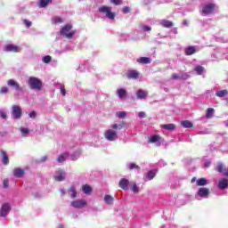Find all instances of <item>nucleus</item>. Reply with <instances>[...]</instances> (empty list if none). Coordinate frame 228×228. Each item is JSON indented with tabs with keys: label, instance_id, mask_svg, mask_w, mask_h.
Wrapping results in <instances>:
<instances>
[{
	"label": "nucleus",
	"instance_id": "obj_1",
	"mask_svg": "<svg viewBox=\"0 0 228 228\" xmlns=\"http://www.w3.org/2000/svg\"><path fill=\"white\" fill-rule=\"evenodd\" d=\"M28 84L31 90H37V92H40V90H42V80H40V78L31 77L28 78Z\"/></svg>",
	"mask_w": 228,
	"mask_h": 228
},
{
	"label": "nucleus",
	"instance_id": "obj_2",
	"mask_svg": "<svg viewBox=\"0 0 228 228\" xmlns=\"http://www.w3.org/2000/svg\"><path fill=\"white\" fill-rule=\"evenodd\" d=\"M60 34L62 37H65V38H72L74 35H76V32L72 30V25L71 24H66L62 27V28L60 30Z\"/></svg>",
	"mask_w": 228,
	"mask_h": 228
},
{
	"label": "nucleus",
	"instance_id": "obj_3",
	"mask_svg": "<svg viewBox=\"0 0 228 228\" xmlns=\"http://www.w3.org/2000/svg\"><path fill=\"white\" fill-rule=\"evenodd\" d=\"M100 13H105L108 19L110 20H115V13L111 12V7L109 6H102L99 8Z\"/></svg>",
	"mask_w": 228,
	"mask_h": 228
},
{
	"label": "nucleus",
	"instance_id": "obj_4",
	"mask_svg": "<svg viewBox=\"0 0 228 228\" xmlns=\"http://www.w3.org/2000/svg\"><path fill=\"white\" fill-rule=\"evenodd\" d=\"M216 8V4H205L202 7V13H204V15H211V13H213V12H215Z\"/></svg>",
	"mask_w": 228,
	"mask_h": 228
},
{
	"label": "nucleus",
	"instance_id": "obj_5",
	"mask_svg": "<svg viewBox=\"0 0 228 228\" xmlns=\"http://www.w3.org/2000/svg\"><path fill=\"white\" fill-rule=\"evenodd\" d=\"M104 137L109 142H115V140L118 138V134L115 130H107L106 133L104 134Z\"/></svg>",
	"mask_w": 228,
	"mask_h": 228
},
{
	"label": "nucleus",
	"instance_id": "obj_6",
	"mask_svg": "<svg viewBox=\"0 0 228 228\" xmlns=\"http://www.w3.org/2000/svg\"><path fill=\"white\" fill-rule=\"evenodd\" d=\"M12 113L14 118H16L17 120L20 119V118L22 117V109L20 108V106L13 105L12 107Z\"/></svg>",
	"mask_w": 228,
	"mask_h": 228
},
{
	"label": "nucleus",
	"instance_id": "obj_7",
	"mask_svg": "<svg viewBox=\"0 0 228 228\" xmlns=\"http://www.w3.org/2000/svg\"><path fill=\"white\" fill-rule=\"evenodd\" d=\"M7 85L8 86H12V88L16 89L17 92H24V88L20 86V85L13 79H9L7 81Z\"/></svg>",
	"mask_w": 228,
	"mask_h": 228
},
{
	"label": "nucleus",
	"instance_id": "obj_8",
	"mask_svg": "<svg viewBox=\"0 0 228 228\" xmlns=\"http://www.w3.org/2000/svg\"><path fill=\"white\" fill-rule=\"evenodd\" d=\"M71 206L77 209H81V208H85V206H86V201H85V200H74L71 202Z\"/></svg>",
	"mask_w": 228,
	"mask_h": 228
},
{
	"label": "nucleus",
	"instance_id": "obj_9",
	"mask_svg": "<svg viewBox=\"0 0 228 228\" xmlns=\"http://www.w3.org/2000/svg\"><path fill=\"white\" fill-rule=\"evenodd\" d=\"M12 174L14 177H18L19 179H20V177H24V174H26V171L20 167H15L12 170Z\"/></svg>",
	"mask_w": 228,
	"mask_h": 228
},
{
	"label": "nucleus",
	"instance_id": "obj_10",
	"mask_svg": "<svg viewBox=\"0 0 228 228\" xmlns=\"http://www.w3.org/2000/svg\"><path fill=\"white\" fill-rule=\"evenodd\" d=\"M57 175L53 176V179L58 183H61V181H65V172L61 169L56 171Z\"/></svg>",
	"mask_w": 228,
	"mask_h": 228
},
{
	"label": "nucleus",
	"instance_id": "obj_11",
	"mask_svg": "<svg viewBox=\"0 0 228 228\" xmlns=\"http://www.w3.org/2000/svg\"><path fill=\"white\" fill-rule=\"evenodd\" d=\"M10 213V204L4 203L0 208V216H6Z\"/></svg>",
	"mask_w": 228,
	"mask_h": 228
},
{
	"label": "nucleus",
	"instance_id": "obj_12",
	"mask_svg": "<svg viewBox=\"0 0 228 228\" xmlns=\"http://www.w3.org/2000/svg\"><path fill=\"white\" fill-rule=\"evenodd\" d=\"M5 51L7 53H20V48L15 45H7L5 46Z\"/></svg>",
	"mask_w": 228,
	"mask_h": 228
},
{
	"label": "nucleus",
	"instance_id": "obj_13",
	"mask_svg": "<svg viewBox=\"0 0 228 228\" xmlns=\"http://www.w3.org/2000/svg\"><path fill=\"white\" fill-rule=\"evenodd\" d=\"M139 77H140V73L136 70H128L126 72L127 79H138Z\"/></svg>",
	"mask_w": 228,
	"mask_h": 228
},
{
	"label": "nucleus",
	"instance_id": "obj_14",
	"mask_svg": "<svg viewBox=\"0 0 228 228\" xmlns=\"http://www.w3.org/2000/svg\"><path fill=\"white\" fill-rule=\"evenodd\" d=\"M118 186L121 188V190H128L129 188V180L126 178H122L118 182Z\"/></svg>",
	"mask_w": 228,
	"mask_h": 228
},
{
	"label": "nucleus",
	"instance_id": "obj_15",
	"mask_svg": "<svg viewBox=\"0 0 228 228\" xmlns=\"http://www.w3.org/2000/svg\"><path fill=\"white\" fill-rule=\"evenodd\" d=\"M0 156L2 158V162L4 165H10V158H8V155L6 154V151L1 150L0 151Z\"/></svg>",
	"mask_w": 228,
	"mask_h": 228
},
{
	"label": "nucleus",
	"instance_id": "obj_16",
	"mask_svg": "<svg viewBox=\"0 0 228 228\" xmlns=\"http://www.w3.org/2000/svg\"><path fill=\"white\" fill-rule=\"evenodd\" d=\"M228 187V180L227 178H222L218 183L219 190H225Z\"/></svg>",
	"mask_w": 228,
	"mask_h": 228
},
{
	"label": "nucleus",
	"instance_id": "obj_17",
	"mask_svg": "<svg viewBox=\"0 0 228 228\" xmlns=\"http://www.w3.org/2000/svg\"><path fill=\"white\" fill-rule=\"evenodd\" d=\"M68 195H69L71 199H76L77 197V191H76L75 186H71L68 189Z\"/></svg>",
	"mask_w": 228,
	"mask_h": 228
},
{
	"label": "nucleus",
	"instance_id": "obj_18",
	"mask_svg": "<svg viewBox=\"0 0 228 228\" xmlns=\"http://www.w3.org/2000/svg\"><path fill=\"white\" fill-rule=\"evenodd\" d=\"M209 195V189L208 188H200L198 191L199 197H208Z\"/></svg>",
	"mask_w": 228,
	"mask_h": 228
},
{
	"label": "nucleus",
	"instance_id": "obj_19",
	"mask_svg": "<svg viewBox=\"0 0 228 228\" xmlns=\"http://www.w3.org/2000/svg\"><path fill=\"white\" fill-rule=\"evenodd\" d=\"M184 53L186 56H191V54H195L197 53V49H195V46H189L184 49Z\"/></svg>",
	"mask_w": 228,
	"mask_h": 228
},
{
	"label": "nucleus",
	"instance_id": "obj_20",
	"mask_svg": "<svg viewBox=\"0 0 228 228\" xmlns=\"http://www.w3.org/2000/svg\"><path fill=\"white\" fill-rule=\"evenodd\" d=\"M118 97L119 99H126L127 97V91L124 88L118 89Z\"/></svg>",
	"mask_w": 228,
	"mask_h": 228
},
{
	"label": "nucleus",
	"instance_id": "obj_21",
	"mask_svg": "<svg viewBox=\"0 0 228 228\" xmlns=\"http://www.w3.org/2000/svg\"><path fill=\"white\" fill-rule=\"evenodd\" d=\"M53 3V0H39L38 1V6L39 8H47L49 4Z\"/></svg>",
	"mask_w": 228,
	"mask_h": 228
},
{
	"label": "nucleus",
	"instance_id": "obj_22",
	"mask_svg": "<svg viewBox=\"0 0 228 228\" xmlns=\"http://www.w3.org/2000/svg\"><path fill=\"white\" fill-rule=\"evenodd\" d=\"M151 61V58L149 57H140L137 59V63H141L142 65H149Z\"/></svg>",
	"mask_w": 228,
	"mask_h": 228
},
{
	"label": "nucleus",
	"instance_id": "obj_23",
	"mask_svg": "<svg viewBox=\"0 0 228 228\" xmlns=\"http://www.w3.org/2000/svg\"><path fill=\"white\" fill-rule=\"evenodd\" d=\"M161 127L162 129H166L167 131H174L177 126H175V124L170 123V124L162 125Z\"/></svg>",
	"mask_w": 228,
	"mask_h": 228
},
{
	"label": "nucleus",
	"instance_id": "obj_24",
	"mask_svg": "<svg viewBox=\"0 0 228 228\" xmlns=\"http://www.w3.org/2000/svg\"><path fill=\"white\" fill-rule=\"evenodd\" d=\"M136 97L137 99H146L147 98V92L142 89H139L136 92Z\"/></svg>",
	"mask_w": 228,
	"mask_h": 228
},
{
	"label": "nucleus",
	"instance_id": "obj_25",
	"mask_svg": "<svg viewBox=\"0 0 228 228\" xmlns=\"http://www.w3.org/2000/svg\"><path fill=\"white\" fill-rule=\"evenodd\" d=\"M161 140V136L159 134H153L150 136L149 142L150 143H156L157 142H159Z\"/></svg>",
	"mask_w": 228,
	"mask_h": 228
},
{
	"label": "nucleus",
	"instance_id": "obj_26",
	"mask_svg": "<svg viewBox=\"0 0 228 228\" xmlns=\"http://www.w3.org/2000/svg\"><path fill=\"white\" fill-rule=\"evenodd\" d=\"M160 24L163 28H172V26H174V23L168 20H162Z\"/></svg>",
	"mask_w": 228,
	"mask_h": 228
},
{
	"label": "nucleus",
	"instance_id": "obj_27",
	"mask_svg": "<svg viewBox=\"0 0 228 228\" xmlns=\"http://www.w3.org/2000/svg\"><path fill=\"white\" fill-rule=\"evenodd\" d=\"M181 126L184 127L185 129H190L191 127H193V123L190 120H184L181 122Z\"/></svg>",
	"mask_w": 228,
	"mask_h": 228
},
{
	"label": "nucleus",
	"instance_id": "obj_28",
	"mask_svg": "<svg viewBox=\"0 0 228 228\" xmlns=\"http://www.w3.org/2000/svg\"><path fill=\"white\" fill-rule=\"evenodd\" d=\"M67 156H69L68 152H64V153L59 155L57 158L58 163H63V161H65V159H67Z\"/></svg>",
	"mask_w": 228,
	"mask_h": 228
},
{
	"label": "nucleus",
	"instance_id": "obj_29",
	"mask_svg": "<svg viewBox=\"0 0 228 228\" xmlns=\"http://www.w3.org/2000/svg\"><path fill=\"white\" fill-rule=\"evenodd\" d=\"M214 114H215V109L213 108L207 109V112H206L207 118H212Z\"/></svg>",
	"mask_w": 228,
	"mask_h": 228
},
{
	"label": "nucleus",
	"instance_id": "obj_30",
	"mask_svg": "<svg viewBox=\"0 0 228 228\" xmlns=\"http://www.w3.org/2000/svg\"><path fill=\"white\" fill-rule=\"evenodd\" d=\"M196 183L197 186H206V184H208V180L206 178H200Z\"/></svg>",
	"mask_w": 228,
	"mask_h": 228
},
{
	"label": "nucleus",
	"instance_id": "obj_31",
	"mask_svg": "<svg viewBox=\"0 0 228 228\" xmlns=\"http://www.w3.org/2000/svg\"><path fill=\"white\" fill-rule=\"evenodd\" d=\"M216 97H225L228 95V91L226 89H223L216 93Z\"/></svg>",
	"mask_w": 228,
	"mask_h": 228
},
{
	"label": "nucleus",
	"instance_id": "obj_32",
	"mask_svg": "<svg viewBox=\"0 0 228 228\" xmlns=\"http://www.w3.org/2000/svg\"><path fill=\"white\" fill-rule=\"evenodd\" d=\"M195 72H197L198 76H202V73L204 72V67L202 66H196L194 68Z\"/></svg>",
	"mask_w": 228,
	"mask_h": 228
},
{
	"label": "nucleus",
	"instance_id": "obj_33",
	"mask_svg": "<svg viewBox=\"0 0 228 228\" xmlns=\"http://www.w3.org/2000/svg\"><path fill=\"white\" fill-rule=\"evenodd\" d=\"M104 200H105L106 204L111 205V204H113L114 199H113V197H111V195H105Z\"/></svg>",
	"mask_w": 228,
	"mask_h": 228
},
{
	"label": "nucleus",
	"instance_id": "obj_34",
	"mask_svg": "<svg viewBox=\"0 0 228 228\" xmlns=\"http://www.w3.org/2000/svg\"><path fill=\"white\" fill-rule=\"evenodd\" d=\"M147 177L149 179V181H152L153 177H156V172L151 170L147 173Z\"/></svg>",
	"mask_w": 228,
	"mask_h": 228
},
{
	"label": "nucleus",
	"instance_id": "obj_35",
	"mask_svg": "<svg viewBox=\"0 0 228 228\" xmlns=\"http://www.w3.org/2000/svg\"><path fill=\"white\" fill-rule=\"evenodd\" d=\"M51 61H53V57H51V55L43 57V63H51Z\"/></svg>",
	"mask_w": 228,
	"mask_h": 228
},
{
	"label": "nucleus",
	"instance_id": "obj_36",
	"mask_svg": "<svg viewBox=\"0 0 228 228\" xmlns=\"http://www.w3.org/2000/svg\"><path fill=\"white\" fill-rule=\"evenodd\" d=\"M224 164L218 163L216 170L220 174H222V172H224Z\"/></svg>",
	"mask_w": 228,
	"mask_h": 228
},
{
	"label": "nucleus",
	"instance_id": "obj_37",
	"mask_svg": "<svg viewBox=\"0 0 228 228\" xmlns=\"http://www.w3.org/2000/svg\"><path fill=\"white\" fill-rule=\"evenodd\" d=\"M134 168L136 170H140V166L136 165L135 163H131L129 165V170H134Z\"/></svg>",
	"mask_w": 228,
	"mask_h": 228
},
{
	"label": "nucleus",
	"instance_id": "obj_38",
	"mask_svg": "<svg viewBox=\"0 0 228 228\" xmlns=\"http://www.w3.org/2000/svg\"><path fill=\"white\" fill-rule=\"evenodd\" d=\"M117 115L119 117V118H126L127 113H126V111H118L117 112Z\"/></svg>",
	"mask_w": 228,
	"mask_h": 228
},
{
	"label": "nucleus",
	"instance_id": "obj_39",
	"mask_svg": "<svg viewBox=\"0 0 228 228\" xmlns=\"http://www.w3.org/2000/svg\"><path fill=\"white\" fill-rule=\"evenodd\" d=\"M124 127V123L112 125V129H122Z\"/></svg>",
	"mask_w": 228,
	"mask_h": 228
},
{
	"label": "nucleus",
	"instance_id": "obj_40",
	"mask_svg": "<svg viewBox=\"0 0 228 228\" xmlns=\"http://www.w3.org/2000/svg\"><path fill=\"white\" fill-rule=\"evenodd\" d=\"M132 191H134V193H138V191H140V189L138 188V185H136V183H133Z\"/></svg>",
	"mask_w": 228,
	"mask_h": 228
},
{
	"label": "nucleus",
	"instance_id": "obj_41",
	"mask_svg": "<svg viewBox=\"0 0 228 228\" xmlns=\"http://www.w3.org/2000/svg\"><path fill=\"white\" fill-rule=\"evenodd\" d=\"M181 79H190V75L188 73H181L180 80Z\"/></svg>",
	"mask_w": 228,
	"mask_h": 228
},
{
	"label": "nucleus",
	"instance_id": "obj_42",
	"mask_svg": "<svg viewBox=\"0 0 228 228\" xmlns=\"http://www.w3.org/2000/svg\"><path fill=\"white\" fill-rule=\"evenodd\" d=\"M171 79H173V80H177V79L181 80V77L177 73H173L172 76H171Z\"/></svg>",
	"mask_w": 228,
	"mask_h": 228
},
{
	"label": "nucleus",
	"instance_id": "obj_43",
	"mask_svg": "<svg viewBox=\"0 0 228 228\" xmlns=\"http://www.w3.org/2000/svg\"><path fill=\"white\" fill-rule=\"evenodd\" d=\"M23 24H25L27 28H31V26H33V23L28 20H23Z\"/></svg>",
	"mask_w": 228,
	"mask_h": 228
},
{
	"label": "nucleus",
	"instance_id": "obj_44",
	"mask_svg": "<svg viewBox=\"0 0 228 228\" xmlns=\"http://www.w3.org/2000/svg\"><path fill=\"white\" fill-rule=\"evenodd\" d=\"M110 3L116 6H118V4H122V0H110Z\"/></svg>",
	"mask_w": 228,
	"mask_h": 228
},
{
	"label": "nucleus",
	"instance_id": "obj_45",
	"mask_svg": "<svg viewBox=\"0 0 228 228\" xmlns=\"http://www.w3.org/2000/svg\"><path fill=\"white\" fill-rule=\"evenodd\" d=\"M8 92V87L3 86L0 90V95H3Z\"/></svg>",
	"mask_w": 228,
	"mask_h": 228
},
{
	"label": "nucleus",
	"instance_id": "obj_46",
	"mask_svg": "<svg viewBox=\"0 0 228 228\" xmlns=\"http://www.w3.org/2000/svg\"><path fill=\"white\" fill-rule=\"evenodd\" d=\"M61 94L63 97H65V95H67V90L65 89L64 86L61 87Z\"/></svg>",
	"mask_w": 228,
	"mask_h": 228
},
{
	"label": "nucleus",
	"instance_id": "obj_47",
	"mask_svg": "<svg viewBox=\"0 0 228 228\" xmlns=\"http://www.w3.org/2000/svg\"><path fill=\"white\" fill-rule=\"evenodd\" d=\"M20 133H22L23 134H28L29 129L22 127L20 128Z\"/></svg>",
	"mask_w": 228,
	"mask_h": 228
},
{
	"label": "nucleus",
	"instance_id": "obj_48",
	"mask_svg": "<svg viewBox=\"0 0 228 228\" xmlns=\"http://www.w3.org/2000/svg\"><path fill=\"white\" fill-rule=\"evenodd\" d=\"M28 116L30 117V118H37V111L32 110Z\"/></svg>",
	"mask_w": 228,
	"mask_h": 228
},
{
	"label": "nucleus",
	"instance_id": "obj_49",
	"mask_svg": "<svg viewBox=\"0 0 228 228\" xmlns=\"http://www.w3.org/2000/svg\"><path fill=\"white\" fill-rule=\"evenodd\" d=\"M129 12H131V7L129 6H125L123 8V13H129Z\"/></svg>",
	"mask_w": 228,
	"mask_h": 228
},
{
	"label": "nucleus",
	"instance_id": "obj_50",
	"mask_svg": "<svg viewBox=\"0 0 228 228\" xmlns=\"http://www.w3.org/2000/svg\"><path fill=\"white\" fill-rule=\"evenodd\" d=\"M60 22H63L62 18L58 17L54 19V24H60Z\"/></svg>",
	"mask_w": 228,
	"mask_h": 228
},
{
	"label": "nucleus",
	"instance_id": "obj_51",
	"mask_svg": "<svg viewBox=\"0 0 228 228\" xmlns=\"http://www.w3.org/2000/svg\"><path fill=\"white\" fill-rule=\"evenodd\" d=\"M9 184H10V183H9L8 179H4L3 182L4 188H8Z\"/></svg>",
	"mask_w": 228,
	"mask_h": 228
},
{
	"label": "nucleus",
	"instance_id": "obj_52",
	"mask_svg": "<svg viewBox=\"0 0 228 228\" xmlns=\"http://www.w3.org/2000/svg\"><path fill=\"white\" fill-rule=\"evenodd\" d=\"M92 193V187L90 185H86V195H90Z\"/></svg>",
	"mask_w": 228,
	"mask_h": 228
},
{
	"label": "nucleus",
	"instance_id": "obj_53",
	"mask_svg": "<svg viewBox=\"0 0 228 228\" xmlns=\"http://www.w3.org/2000/svg\"><path fill=\"white\" fill-rule=\"evenodd\" d=\"M138 117H139L140 118H145L146 114H145V112H143V111H140L139 114H138Z\"/></svg>",
	"mask_w": 228,
	"mask_h": 228
},
{
	"label": "nucleus",
	"instance_id": "obj_54",
	"mask_svg": "<svg viewBox=\"0 0 228 228\" xmlns=\"http://www.w3.org/2000/svg\"><path fill=\"white\" fill-rule=\"evenodd\" d=\"M0 117H1V118H6V112H4V111H0Z\"/></svg>",
	"mask_w": 228,
	"mask_h": 228
},
{
	"label": "nucleus",
	"instance_id": "obj_55",
	"mask_svg": "<svg viewBox=\"0 0 228 228\" xmlns=\"http://www.w3.org/2000/svg\"><path fill=\"white\" fill-rule=\"evenodd\" d=\"M152 29V28L149 27V26H143V31H151Z\"/></svg>",
	"mask_w": 228,
	"mask_h": 228
},
{
	"label": "nucleus",
	"instance_id": "obj_56",
	"mask_svg": "<svg viewBox=\"0 0 228 228\" xmlns=\"http://www.w3.org/2000/svg\"><path fill=\"white\" fill-rule=\"evenodd\" d=\"M82 191H84V193H86V184H84L82 186Z\"/></svg>",
	"mask_w": 228,
	"mask_h": 228
},
{
	"label": "nucleus",
	"instance_id": "obj_57",
	"mask_svg": "<svg viewBox=\"0 0 228 228\" xmlns=\"http://www.w3.org/2000/svg\"><path fill=\"white\" fill-rule=\"evenodd\" d=\"M60 191H61V193L62 195H65V190L61 189Z\"/></svg>",
	"mask_w": 228,
	"mask_h": 228
},
{
	"label": "nucleus",
	"instance_id": "obj_58",
	"mask_svg": "<svg viewBox=\"0 0 228 228\" xmlns=\"http://www.w3.org/2000/svg\"><path fill=\"white\" fill-rule=\"evenodd\" d=\"M42 161H47V157H44V158L42 159Z\"/></svg>",
	"mask_w": 228,
	"mask_h": 228
},
{
	"label": "nucleus",
	"instance_id": "obj_59",
	"mask_svg": "<svg viewBox=\"0 0 228 228\" xmlns=\"http://www.w3.org/2000/svg\"><path fill=\"white\" fill-rule=\"evenodd\" d=\"M71 158H72L73 161H76V157L74 155H71Z\"/></svg>",
	"mask_w": 228,
	"mask_h": 228
},
{
	"label": "nucleus",
	"instance_id": "obj_60",
	"mask_svg": "<svg viewBox=\"0 0 228 228\" xmlns=\"http://www.w3.org/2000/svg\"><path fill=\"white\" fill-rule=\"evenodd\" d=\"M195 181V177L191 179V183H193Z\"/></svg>",
	"mask_w": 228,
	"mask_h": 228
}]
</instances>
